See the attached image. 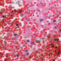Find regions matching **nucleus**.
I'll return each mask as SVG.
<instances>
[{
	"mask_svg": "<svg viewBox=\"0 0 61 61\" xmlns=\"http://www.w3.org/2000/svg\"><path fill=\"white\" fill-rule=\"evenodd\" d=\"M41 41V40H40L39 41L38 40H36L35 41L36 43H40V41Z\"/></svg>",
	"mask_w": 61,
	"mask_h": 61,
	"instance_id": "1",
	"label": "nucleus"
},
{
	"mask_svg": "<svg viewBox=\"0 0 61 61\" xmlns=\"http://www.w3.org/2000/svg\"><path fill=\"white\" fill-rule=\"evenodd\" d=\"M14 35H15V37H16V38L17 37V36H18V34H14Z\"/></svg>",
	"mask_w": 61,
	"mask_h": 61,
	"instance_id": "2",
	"label": "nucleus"
},
{
	"mask_svg": "<svg viewBox=\"0 0 61 61\" xmlns=\"http://www.w3.org/2000/svg\"><path fill=\"white\" fill-rule=\"evenodd\" d=\"M20 15H21V16H23V15L24 16H25V14H23V13H22V14H20Z\"/></svg>",
	"mask_w": 61,
	"mask_h": 61,
	"instance_id": "3",
	"label": "nucleus"
},
{
	"mask_svg": "<svg viewBox=\"0 0 61 61\" xmlns=\"http://www.w3.org/2000/svg\"><path fill=\"white\" fill-rule=\"evenodd\" d=\"M5 46L3 47V48H5V46L6 45V43L5 42Z\"/></svg>",
	"mask_w": 61,
	"mask_h": 61,
	"instance_id": "4",
	"label": "nucleus"
},
{
	"mask_svg": "<svg viewBox=\"0 0 61 61\" xmlns=\"http://www.w3.org/2000/svg\"><path fill=\"white\" fill-rule=\"evenodd\" d=\"M22 13V10H19V13Z\"/></svg>",
	"mask_w": 61,
	"mask_h": 61,
	"instance_id": "5",
	"label": "nucleus"
},
{
	"mask_svg": "<svg viewBox=\"0 0 61 61\" xmlns=\"http://www.w3.org/2000/svg\"><path fill=\"white\" fill-rule=\"evenodd\" d=\"M28 54H29V52H27L26 53V55L27 56H28Z\"/></svg>",
	"mask_w": 61,
	"mask_h": 61,
	"instance_id": "6",
	"label": "nucleus"
},
{
	"mask_svg": "<svg viewBox=\"0 0 61 61\" xmlns=\"http://www.w3.org/2000/svg\"><path fill=\"white\" fill-rule=\"evenodd\" d=\"M55 41H57V39H55L54 40Z\"/></svg>",
	"mask_w": 61,
	"mask_h": 61,
	"instance_id": "7",
	"label": "nucleus"
},
{
	"mask_svg": "<svg viewBox=\"0 0 61 61\" xmlns=\"http://www.w3.org/2000/svg\"><path fill=\"white\" fill-rule=\"evenodd\" d=\"M19 56V55H18L17 54L16 55V56L17 57H18Z\"/></svg>",
	"mask_w": 61,
	"mask_h": 61,
	"instance_id": "8",
	"label": "nucleus"
},
{
	"mask_svg": "<svg viewBox=\"0 0 61 61\" xmlns=\"http://www.w3.org/2000/svg\"><path fill=\"white\" fill-rule=\"evenodd\" d=\"M40 20H41V21H42L43 20V19H40Z\"/></svg>",
	"mask_w": 61,
	"mask_h": 61,
	"instance_id": "9",
	"label": "nucleus"
},
{
	"mask_svg": "<svg viewBox=\"0 0 61 61\" xmlns=\"http://www.w3.org/2000/svg\"><path fill=\"white\" fill-rule=\"evenodd\" d=\"M56 22V20H54L53 21V22L54 23H55Z\"/></svg>",
	"mask_w": 61,
	"mask_h": 61,
	"instance_id": "10",
	"label": "nucleus"
},
{
	"mask_svg": "<svg viewBox=\"0 0 61 61\" xmlns=\"http://www.w3.org/2000/svg\"><path fill=\"white\" fill-rule=\"evenodd\" d=\"M16 41H18L19 40H18V39H16L15 40Z\"/></svg>",
	"mask_w": 61,
	"mask_h": 61,
	"instance_id": "11",
	"label": "nucleus"
},
{
	"mask_svg": "<svg viewBox=\"0 0 61 61\" xmlns=\"http://www.w3.org/2000/svg\"><path fill=\"white\" fill-rule=\"evenodd\" d=\"M17 3H18V4H19L20 3V2L18 1Z\"/></svg>",
	"mask_w": 61,
	"mask_h": 61,
	"instance_id": "12",
	"label": "nucleus"
},
{
	"mask_svg": "<svg viewBox=\"0 0 61 61\" xmlns=\"http://www.w3.org/2000/svg\"><path fill=\"white\" fill-rule=\"evenodd\" d=\"M27 42H29V40H27Z\"/></svg>",
	"mask_w": 61,
	"mask_h": 61,
	"instance_id": "13",
	"label": "nucleus"
},
{
	"mask_svg": "<svg viewBox=\"0 0 61 61\" xmlns=\"http://www.w3.org/2000/svg\"><path fill=\"white\" fill-rule=\"evenodd\" d=\"M1 12H2V13H4V12L2 11H1L0 12V14H1Z\"/></svg>",
	"mask_w": 61,
	"mask_h": 61,
	"instance_id": "14",
	"label": "nucleus"
},
{
	"mask_svg": "<svg viewBox=\"0 0 61 61\" xmlns=\"http://www.w3.org/2000/svg\"><path fill=\"white\" fill-rule=\"evenodd\" d=\"M34 43H35V41H33L32 42V44H34Z\"/></svg>",
	"mask_w": 61,
	"mask_h": 61,
	"instance_id": "15",
	"label": "nucleus"
},
{
	"mask_svg": "<svg viewBox=\"0 0 61 61\" xmlns=\"http://www.w3.org/2000/svg\"><path fill=\"white\" fill-rule=\"evenodd\" d=\"M18 25H19V24H16V25L17 26H18Z\"/></svg>",
	"mask_w": 61,
	"mask_h": 61,
	"instance_id": "16",
	"label": "nucleus"
},
{
	"mask_svg": "<svg viewBox=\"0 0 61 61\" xmlns=\"http://www.w3.org/2000/svg\"><path fill=\"white\" fill-rule=\"evenodd\" d=\"M15 11V12H17V10H14Z\"/></svg>",
	"mask_w": 61,
	"mask_h": 61,
	"instance_id": "17",
	"label": "nucleus"
},
{
	"mask_svg": "<svg viewBox=\"0 0 61 61\" xmlns=\"http://www.w3.org/2000/svg\"><path fill=\"white\" fill-rule=\"evenodd\" d=\"M54 45L53 44H51V46H52V45Z\"/></svg>",
	"mask_w": 61,
	"mask_h": 61,
	"instance_id": "18",
	"label": "nucleus"
},
{
	"mask_svg": "<svg viewBox=\"0 0 61 61\" xmlns=\"http://www.w3.org/2000/svg\"><path fill=\"white\" fill-rule=\"evenodd\" d=\"M7 58H9V57H8V56H7Z\"/></svg>",
	"mask_w": 61,
	"mask_h": 61,
	"instance_id": "19",
	"label": "nucleus"
},
{
	"mask_svg": "<svg viewBox=\"0 0 61 61\" xmlns=\"http://www.w3.org/2000/svg\"><path fill=\"white\" fill-rule=\"evenodd\" d=\"M60 53V51H58V54H59V53Z\"/></svg>",
	"mask_w": 61,
	"mask_h": 61,
	"instance_id": "20",
	"label": "nucleus"
},
{
	"mask_svg": "<svg viewBox=\"0 0 61 61\" xmlns=\"http://www.w3.org/2000/svg\"><path fill=\"white\" fill-rule=\"evenodd\" d=\"M58 40H59V39H57V41H59Z\"/></svg>",
	"mask_w": 61,
	"mask_h": 61,
	"instance_id": "21",
	"label": "nucleus"
},
{
	"mask_svg": "<svg viewBox=\"0 0 61 61\" xmlns=\"http://www.w3.org/2000/svg\"><path fill=\"white\" fill-rule=\"evenodd\" d=\"M59 15H57V16H58H58H59Z\"/></svg>",
	"mask_w": 61,
	"mask_h": 61,
	"instance_id": "22",
	"label": "nucleus"
},
{
	"mask_svg": "<svg viewBox=\"0 0 61 61\" xmlns=\"http://www.w3.org/2000/svg\"><path fill=\"white\" fill-rule=\"evenodd\" d=\"M2 53H0V56H1V55H2Z\"/></svg>",
	"mask_w": 61,
	"mask_h": 61,
	"instance_id": "23",
	"label": "nucleus"
},
{
	"mask_svg": "<svg viewBox=\"0 0 61 61\" xmlns=\"http://www.w3.org/2000/svg\"><path fill=\"white\" fill-rule=\"evenodd\" d=\"M41 56H42V57H43V56H43V55H41Z\"/></svg>",
	"mask_w": 61,
	"mask_h": 61,
	"instance_id": "24",
	"label": "nucleus"
},
{
	"mask_svg": "<svg viewBox=\"0 0 61 61\" xmlns=\"http://www.w3.org/2000/svg\"><path fill=\"white\" fill-rule=\"evenodd\" d=\"M18 49L17 48V47H16V50H17Z\"/></svg>",
	"mask_w": 61,
	"mask_h": 61,
	"instance_id": "25",
	"label": "nucleus"
},
{
	"mask_svg": "<svg viewBox=\"0 0 61 61\" xmlns=\"http://www.w3.org/2000/svg\"><path fill=\"white\" fill-rule=\"evenodd\" d=\"M56 28V26H55V28Z\"/></svg>",
	"mask_w": 61,
	"mask_h": 61,
	"instance_id": "26",
	"label": "nucleus"
},
{
	"mask_svg": "<svg viewBox=\"0 0 61 61\" xmlns=\"http://www.w3.org/2000/svg\"><path fill=\"white\" fill-rule=\"evenodd\" d=\"M1 42H0V45H1Z\"/></svg>",
	"mask_w": 61,
	"mask_h": 61,
	"instance_id": "27",
	"label": "nucleus"
},
{
	"mask_svg": "<svg viewBox=\"0 0 61 61\" xmlns=\"http://www.w3.org/2000/svg\"><path fill=\"white\" fill-rule=\"evenodd\" d=\"M11 16H13V15L11 14Z\"/></svg>",
	"mask_w": 61,
	"mask_h": 61,
	"instance_id": "28",
	"label": "nucleus"
},
{
	"mask_svg": "<svg viewBox=\"0 0 61 61\" xmlns=\"http://www.w3.org/2000/svg\"><path fill=\"white\" fill-rule=\"evenodd\" d=\"M51 54H52V55H54V54H53V53H51Z\"/></svg>",
	"mask_w": 61,
	"mask_h": 61,
	"instance_id": "29",
	"label": "nucleus"
},
{
	"mask_svg": "<svg viewBox=\"0 0 61 61\" xmlns=\"http://www.w3.org/2000/svg\"><path fill=\"white\" fill-rule=\"evenodd\" d=\"M4 16H2V17H3V18H4Z\"/></svg>",
	"mask_w": 61,
	"mask_h": 61,
	"instance_id": "30",
	"label": "nucleus"
},
{
	"mask_svg": "<svg viewBox=\"0 0 61 61\" xmlns=\"http://www.w3.org/2000/svg\"><path fill=\"white\" fill-rule=\"evenodd\" d=\"M60 32H61V30H60Z\"/></svg>",
	"mask_w": 61,
	"mask_h": 61,
	"instance_id": "31",
	"label": "nucleus"
},
{
	"mask_svg": "<svg viewBox=\"0 0 61 61\" xmlns=\"http://www.w3.org/2000/svg\"><path fill=\"white\" fill-rule=\"evenodd\" d=\"M7 60V59H6L5 60H4L5 61H6Z\"/></svg>",
	"mask_w": 61,
	"mask_h": 61,
	"instance_id": "32",
	"label": "nucleus"
},
{
	"mask_svg": "<svg viewBox=\"0 0 61 61\" xmlns=\"http://www.w3.org/2000/svg\"><path fill=\"white\" fill-rule=\"evenodd\" d=\"M33 12H35V10H34L33 11Z\"/></svg>",
	"mask_w": 61,
	"mask_h": 61,
	"instance_id": "33",
	"label": "nucleus"
},
{
	"mask_svg": "<svg viewBox=\"0 0 61 61\" xmlns=\"http://www.w3.org/2000/svg\"><path fill=\"white\" fill-rule=\"evenodd\" d=\"M56 48H57V47H56Z\"/></svg>",
	"mask_w": 61,
	"mask_h": 61,
	"instance_id": "34",
	"label": "nucleus"
},
{
	"mask_svg": "<svg viewBox=\"0 0 61 61\" xmlns=\"http://www.w3.org/2000/svg\"><path fill=\"white\" fill-rule=\"evenodd\" d=\"M52 61H55V60H53Z\"/></svg>",
	"mask_w": 61,
	"mask_h": 61,
	"instance_id": "35",
	"label": "nucleus"
},
{
	"mask_svg": "<svg viewBox=\"0 0 61 61\" xmlns=\"http://www.w3.org/2000/svg\"><path fill=\"white\" fill-rule=\"evenodd\" d=\"M9 29H8V30H7V31H9Z\"/></svg>",
	"mask_w": 61,
	"mask_h": 61,
	"instance_id": "36",
	"label": "nucleus"
},
{
	"mask_svg": "<svg viewBox=\"0 0 61 61\" xmlns=\"http://www.w3.org/2000/svg\"><path fill=\"white\" fill-rule=\"evenodd\" d=\"M53 48V47H54V46H53L52 47Z\"/></svg>",
	"mask_w": 61,
	"mask_h": 61,
	"instance_id": "37",
	"label": "nucleus"
},
{
	"mask_svg": "<svg viewBox=\"0 0 61 61\" xmlns=\"http://www.w3.org/2000/svg\"><path fill=\"white\" fill-rule=\"evenodd\" d=\"M39 12H40V10H39Z\"/></svg>",
	"mask_w": 61,
	"mask_h": 61,
	"instance_id": "38",
	"label": "nucleus"
},
{
	"mask_svg": "<svg viewBox=\"0 0 61 61\" xmlns=\"http://www.w3.org/2000/svg\"><path fill=\"white\" fill-rule=\"evenodd\" d=\"M52 56V54H51V56Z\"/></svg>",
	"mask_w": 61,
	"mask_h": 61,
	"instance_id": "39",
	"label": "nucleus"
},
{
	"mask_svg": "<svg viewBox=\"0 0 61 61\" xmlns=\"http://www.w3.org/2000/svg\"><path fill=\"white\" fill-rule=\"evenodd\" d=\"M28 12V11H27V13Z\"/></svg>",
	"mask_w": 61,
	"mask_h": 61,
	"instance_id": "40",
	"label": "nucleus"
},
{
	"mask_svg": "<svg viewBox=\"0 0 61 61\" xmlns=\"http://www.w3.org/2000/svg\"><path fill=\"white\" fill-rule=\"evenodd\" d=\"M24 47L25 46V45H24Z\"/></svg>",
	"mask_w": 61,
	"mask_h": 61,
	"instance_id": "41",
	"label": "nucleus"
},
{
	"mask_svg": "<svg viewBox=\"0 0 61 61\" xmlns=\"http://www.w3.org/2000/svg\"><path fill=\"white\" fill-rule=\"evenodd\" d=\"M9 15H10V13H9Z\"/></svg>",
	"mask_w": 61,
	"mask_h": 61,
	"instance_id": "42",
	"label": "nucleus"
},
{
	"mask_svg": "<svg viewBox=\"0 0 61 61\" xmlns=\"http://www.w3.org/2000/svg\"><path fill=\"white\" fill-rule=\"evenodd\" d=\"M45 33H46V32Z\"/></svg>",
	"mask_w": 61,
	"mask_h": 61,
	"instance_id": "43",
	"label": "nucleus"
},
{
	"mask_svg": "<svg viewBox=\"0 0 61 61\" xmlns=\"http://www.w3.org/2000/svg\"><path fill=\"white\" fill-rule=\"evenodd\" d=\"M3 22H4V21H3Z\"/></svg>",
	"mask_w": 61,
	"mask_h": 61,
	"instance_id": "44",
	"label": "nucleus"
},
{
	"mask_svg": "<svg viewBox=\"0 0 61 61\" xmlns=\"http://www.w3.org/2000/svg\"><path fill=\"white\" fill-rule=\"evenodd\" d=\"M55 52H56V51H55Z\"/></svg>",
	"mask_w": 61,
	"mask_h": 61,
	"instance_id": "45",
	"label": "nucleus"
},
{
	"mask_svg": "<svg viewBox=\"0 0 61 61\" xmlns=\"http://www.w3.org/2000/svg\"><path fill=\"white\" fill-rule=\"evenodd\" d=\"M10 13H11V12H10Z\"/></svg>",
	"mask_w": 61,
	"mask_h": 61,
	"instance_id": "46",
	"label": "nucleus"
},
{
	"mask_svg": "<svg viewBox=\"0 0 61 61\" xmlns=\"http://www.w3.org/2000/svg\"><path fill=\"white\" fill-rule=\"evenodd\" d=\"M26 51H27V50H26Z\"/></svg>",
	"mask_w": 61,
	"mask_h": 61,
	"instance_id": "47",
	"label": "nucleus"
},
{
	"mask_svg": "<svg viewBox=\"0 0 61 61\" xmlns=\"http://www.w3.org/2000/svg\"><path fill=\"white\" fill-rule=\"evenodd\" d=\"M12 12H13L12 11Z\"/></svg>",
	"mask_w": 61,
	"mask_h": 61,
	"instance_id": "48",
	"label": "nucleus"
},
{
	"mask_svg": "<svg viewBox=\"0 0 61 61\" xmlns=\"http://www.w3.org/2000/svg\"><path fill=\"white\" fill-rule=\"evenodd\" d=\"M43 41V42H44V41Z\"/></svg>",
	"mask_w": 61,
	"mask_h": 61,
	"instance_id": "49",
	"label": "nucleus"
},
{
	"mask_svg": "<svg viewBox=\"0 0 61 61\" xmlns=\"http://www.w3.org/2000/svg\"><path fill=\"white\" fill-rule=\"evenodd\" d=\"M15 42H17V41H15Z\"/></svg>",
	"mask_w": 61,
	"mask_h": 61,
	"instance_id": "50",
	"label": "nucleus"
},
{
	"mask_svg": "<svg viewBox=\"0 0 61 61\" xmlns=\"http://www.w3.org/2000/svg\"><path fill=\"white\" fill-rule=\"evenodd\" d=\"M13 42H14V41H13Z\"/></svg>",
	"mask_w": 61,
	"mask_h": 61,
	"instance_id": "51",
	"label": "nucleus"
},
{
	"mask_svg": "<svg viewBox=\"0 0 61 61\" xmlns=\"http://www.w3.org/2000/svg\"><path fill=\"white\" fill-rule=\"evenodd\" d=\"M11 15H12V14L11 13Z\"/></svg>",
	"mask_w": 61,
	"mask_h": 61,
	"instance_id": "52",
	"label": "nucleus"
},
{
	"mask_svg": "<svg viewBox=\"0 0 61 61\" xmlns=\"http://www.w3.org/2000/svg\"><path fill=\"white\" fill-rule=\"evenodd\" d=\"M1 14H3V13H2Z\"/></svg>",
	"mask_w": 61,
	"mask_h": 61,
	"instance_id": "53",
	"label": "nucleus"
},
{
	"mask_svg": "<svg viewBox=\"0 0 61 61\" xmlns=\"http://www.w3.org/2000/svg\"><path fill=\"white\" fill-rule=\"evenodd\" d=\"M0 21H1V20H0Z\"/></svg>",
	"mask_w": 61,
	"mask_h": 61,
	"instance_id": "54",
	"label": "nucleus"
},
{
	"mask_svg": "<svg viewBox=\"0 0 61 61\" xmlns=\"http://www.w3.org/2000/svg\"><path fill=\"white\" fill-rule=\"evenodd\" d=\"M8 61V60L7 61Z\"/></svg>",
	"mask_w": 61,
	"mask_h": 61,
	"instance_id": "55",
	"label": "nucleus"
},
{
	"mask_svg": "<svg viewBox=\"0 0 61 61\" xmlns=\"http://www.w3.org/2000/svg\"><path fill=\"white\" fill-rule=\"evenodd\" d=\"M11 25H13V24H11Z\"/></svg>",
	"mask_w": 61,
	"mask_h": 61,
	"instance_id": "56",
	"label": "nucleus"
},
{
	"mask_svg": "<svg viewBox=\"0 0 61 61\" xmlns=\"http://www.w3.org/2000/svg\"><path fill=\"white\" fill-rule=\"evenodd\" d=\"M8 1H9V0H8Z\"/></svg>",
	"mask_w": 61,
	"mask_h": 61,
	"instance_id": "57",
	"label": "nucleus"
},
{
	"mask_svg": "<svg viewBox=\"0 0 61 61\" xmlns=\"http://www.w3.org/2000/svg\"><path fill=\"white\" fill-rule=\"evenodd\" d=\"M5 23H4L5 24Z\"/></svg>",
	"mask_w": 61,
	"mask_h": 61,
	"instance_id": "58",
	"label": "nucleus"
}]
</instances>
